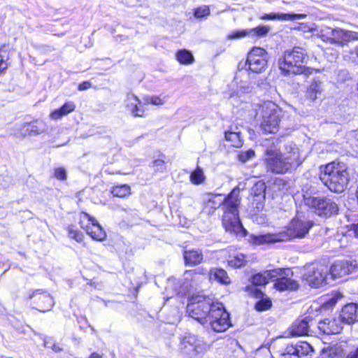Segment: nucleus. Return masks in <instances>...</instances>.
Wrapping results in <instances>:
<instances>
[{"instance_id": "obj_25", "label": "nucleus", "mask_w": 358, "mask_h": 358, "mask_svg": "<svg viewBox=\"0 0 358 358\" xmlns=\"http://www.w3.org/2000/svg\"><path fill=\"white\" fill-rule=\"evenodd\" d=\"M183 257L185 265L194 266L202 262L203 255L201 250H189L183 252Z\"/></svg>"}, {"instance_id": "obj_20", "label": "nucleus", "mask_w": 358, "mask_h": 358, "mask_svg": "<svg viewBox=\"0 0 358 358\" xmlns=\"http://www.w3.org/2000/svg\"><path fill=\"white\" fill-rule=\"evenodd\" d=\"M341 323L352 324L358 321V305L349 303L345 305L341 310L338 317Z\"/></svg>"}, {"instance_id": "obj_40", "label": "nucleus", "mask_w": 358, "mask_h": 358, "mask_svg": "<svg viewBox=\"0 0 358 358\" xmlns=\"http://www.w3.org/2000/svg\"><path fill=\"white\" fill-rule=\"evenodd\" d=\"M69 235L71 238L76 240L77 242H81L83 239V234L77 230L74 225H70L68 227Z\"/></svg>"}, {"instance_id": "obj_43", "label": "nucleus", "mask_w": 358, "mask_h": 358, "mask_svg": "<svg viewBox=\"0 0 358 358\" xmlns=\"http://www.w3.org/2000/svg\"><path fill=\"white\" fill-rule=\"evenodd\" d=\"M139 99L133 94H128L126 99V107L130 110V108L139 104Z\"/></svg>"}, {"instance_id": "obj_14", "label": "nucleus", "mask_w": 358, "mask_h": 358, "mask_svg": "<svg viewBox=\"0 0 358 358\" xmlns=\"http://www.w3.org/2000/svg\"><path fill=\"white\" fill-rule=\"evenodd\" d=\"M29 299L34 300L36 309L41 312L51 310L55 303L50 294L43 289H36L29 295Z\"/></svg>"}, {"instance_id": "obj_29", "label": "nucleus", "mask_w": 358, "mask_h": 358, "mask_svg": "<svg viewBox=\"0 0 358 358\" xmlns=\"http://www.w3.org/2000/svg\"><path fill=\"white\" fill-rule=\"evenodd\" d=\"M225 139L231 143V145L236 148H240L243 145L241 133L237 127H231L229 130L225 131Z\"/></svg>"}, {"instance_id": "obj_33", "label": "nucleus", "mask_w": 358, "mask_h": 358, "mask_svg": "<svg viewBox=\"0 0 358 358\" xmlns=\"http://www.w3.org/2000/svg\"><path fill=\"white\" fill-rule=\"evenodd\" d=\"M287 273H290V270L288 268H275L266 271L268 280L274 281L275 282L283 275H287Z\"/></svg>"}, {"instance_id": "obj_6", "label": "nucleus", "mask_w": 358, "mask_h": 358, "mask_svg": "<svg viewBox=\"0 0 358 358\" xmlns=\"http://www.w3.org/2000/svg\"><path fill=\"white\" fill-rule=\"evenodd\" d=\"M302 191L305 204L314 209L318 215L330 217L338 213V204L332 199L324 196H315V192L309 189L308 185H306Z\"/></svg>"}, {"instance_id": "obj_23", "label": "nucleus", "mask_w": 358, "mask_h": 358, "mask_svg": "<svg viewBox=\"0 0 358 358\" xmlns=\"http://www.w3.org/2000/svg\"><path fill=\"white\" fill-rule=\"evenodd\" d=\"M229 194L224 199H222L221 195L219 194H208L205 199L206 208H209L213 213L215 210L222 206V209L224 211L227 207V199L229 198Z\"/></svg>"}, {"instance_id": "obj_45", "label": "nucleus", "mask_w": 358, "mask_h": 358, "mask_svg": "<svg viewBox=\"0 0 358 358\" xmlns=\"http://www.w3.org/2000/svg\"><path fill=\"white\" fill-rule=\"evenodd\" d=\"M250 35L249 29H243L234 31L228 36L229 39H238Z\"/></svg>"}, {"instance_id": "obj_47", "label": "nucleus", "mask_w": 358, "mask_h": 358, "mask_svg": "<svg viewBox=\"0 0 358 358\" xmlns=\"http://www.w3.org/2000/svg\"><path fill=\"white\" fill-rule=\"evenodd\" d=\"M152 167L155 171L162 172L166 169L165 162L162 159H155L152 162Z\"/></svg>"}, {"instance_id": "obj_15", "label": "nucleus", "mask_w": 358, "mask_h": 358, "mask_svg": "<svg viewBox=\"0 0 358 358\" xmlns=\"http://www.w3.org/2000/svg\"><path fill=\"white\" fill-rule=\"evenodd\" d=\"M356 266V261H336L329 268V275H331L333 278H340L353 272Z\"/></svg>"}, {"instance_id": "obj_22", "label": "nucleus", "mask_w": 358, "mask_h": 358, "mask_svg": "<svg viewBox=\"0 0 358 358\" xmlns=\"http://www.w3.org/2000/svg\"><path fill=\"white\" fill-rule=\"evenodd\" d=\"M323 91V83L320 80H314L307 87L306 97L310 101L322 99Z\"/></svg>"}, {"instance_id": "obj_36", "label": "nucleus", "mask_w": 358, "mask_h": 358, "mask_svg": "<svg viewBox=\"0 0 358 358\" xmlns=\"http://www.w3.org/2000/svg\"><path fill=\"white\" fill-rule=\"evenodd\" d=\"M205 180V176L201 168L199 166L197 168L192 172L190 175V180L195 185H199L203 182Z\"/></svg>"}, {"instance_id": "obj_11", "label": "nucleus", "mask_w": 358, "mask_h": 358, "mask_svg": "<svg viewBox=\"0 0 358 358\" xmlns=\"http://www.w3.org/2000/svg\"><path fill=\"white\" fill-rule=\"evenodd\" d=\"M268 57V53L264 49L255 47L248 53L245 65H248L252 72L261 73L267 65Z\"/></svg>"}, {"instance_id": "obj_16", "label": "nucleus", "mask_w": 358, "mask_h": 358, "mask_svg": "<svg viewBox=\"0 0 358 358\" xmlns=\"http://www.w3.org/2000/svg\"><path fill=\"white\" fill-rule=\"evenodd\" d=\"M266 188L264 182L258 181L251 189L250 195L252 196V205L258 210L262 209L264 206Z\"/></svg>"}, {"instance_id": "obj_54", "label": "nucleus", "mask_w": 358, "mask_h": 358, "mask_svg": "<svg viewBox=\"0 0 358 358\" xmlns=\"http://www.w3.org/2000/svg\"><path fill=\"white\" fill-rule=\"evenodd\" d=\"M89 358H102L101 355L97 353H92Z\"/></svg>"}, {"instance_id": "obj_46", "label": "nucleus", "mask_w": 358, "mask_h": 358, "mask_svg": "<svg viewBox=\"0 0 358 358\" xmlns=\"http://www.w3.org/2000/svg\"><path fill=\"white\" fill-rule=\"evenodd\" d=\"M55 177L60 180H64L66 179V171L64 168L59 167L55 169L54 172Z\"/></svg>"}, {"instance_id": "obj_30", "label": "nucleus", "mask_w": 358, "mask_h": 358, "mask_svg": "<svg viewBox=\"0 0 358 358\" xmlns=\"http://www.w3.org/2000/svg\"><path fill=\"white\" fill-rule=\"evenodd\" d=\"M209 278L212 280H216L222 284L228 285L230 283V278L227 273L222 268H213L209 272Z\"/></svg>"}, {"instance_id": "obj_3", "label": "nucleus", "mask_w": 358, "mask_h": 358, "mask_svg": "<svg viewBox=\"0 0 358 358\" xmlns=\"http://www.w3.org/2000/svg\"><path fill=\"white\" fill-rule=\"evenodd\" d=\"M320 179L330 191L341 193L347 188L350 176L345 164L332 162L322 169Z\"/></svg>"}, {"instance_id": "obj_48", "label": "nucleus", "mask_w": 358, "mask_h": 358, "mask_svg": "<svg viewBox=\"0 0 358 358\" xmlns=\"http://www.w3.org/2000/svg\"><path fill=\"white\" fill-rule=\"evenodd\" d=\"M229 264L234 267H241L244 266V260L243 259H241L239 257H235L234 259H231L229 262Z\"/></svg>"}, {"instance_id": "obj_21", "label": "nucleus", "mask_w": 358, "mask_h": 358, "mask_svg": "<svg viewBox=\"0 0 358 358\" xmlns=\"http://www.w3.org/2000/svg\"><path fill=\"white\" fill-rule=\"evenodd\" d=\"M292 275V272L287 273V275H283L276 282L274 283V287L276 289L282 292L285 290H296L299 288V283L297 281L292 279L289 275Z\"/></svg>"}, {"instance_id": "obj_9", "label": "nucleus", "mask_w": 358, "mask_h": 358, "mask_svg": "<svg viewBox=\"0 0 358 358\" xmlns=\"http://www.w3.org/2000/svg\"><path fill=\"white\" fill-rule=\"evenodd\" d=\"M206 324H208L216 332H223L229 329L231 326L229 313L225 310L222 303L214 301L207 317Z\"/></svg>"}, {"instance_id": "obj_35", "label": "nucleus", "mask_w": 358, "mask_h": 358, "mask_svg": "<svg viewBox=\"0 0 358 358\" xmlns=\"http://www.w3.org/2000/svg\"><path fill=\"white\" fill-rule=\"evenodd\" d=\"M130 187L127 185H121L113 187L111 193L113 196L117 197H125L130 194Z\"/></svg>"}, {"instance_id": "obj_26", "label": "nucleus", "mask_w": 358, "mask_h": 358, "mask_svg": "<svg viewBox=\"0 0 358 358\" xmlns=\"http://www.w3.org/2000/svg\"><path fill=\"white\" fill-rule=\"evenodd\" d=\"M306 17V14H295V13H274L265 14L261 17L262 20H279L283 21H294L304 19Z\"/></svg>"}, {"instance_id": "obj_12", "label": "nucleus", "mask_w": 358, "mask_h": 358, "mask_svg": "<svg viewBox=\"0 0 358 358\" xmlns=\"http://www.w3.org/2000/svg\"><path fill=\"white\" fill-rule=\"evenodd\" d=\"M181 344L184 352L189 357L203 353L208 349V345L206 343L192 334L185 336Z\"/></svg>"}, {"instance_id": "obj_44", "label": "nucleus", "mask_w": 358, "mask_h": 358, "mask_svg": "<svg viewBox=\"0 0 358 358\" xmlns=\"http://www.w3.org/2000/svg\"><path fill=\"white\" fill-rule=\"evenodd\" d=\"M255 156V152L252 150L241 152L238 155V159L242 162H246Z\"/></svg>"}, {"instance_id": "obj_42", "label": "nucleus", "mask_w": 358, "mask_h": 358, "mask_svg": "<svg viewBox=\"0 0 358 358\" xmlns=\"http://www.w3.org/2000/svg\"><path fill=\"white\" fill-rule=\"evenodd\" d=\"M210 15V9L208 6H204L195 9L194 15L196 18H201Z\"/></svg>"}, {"instance_id": "obj_5", "label": "nucleus", "mask_w": 358, "mask_h": 358, "mask_svg": "<svg viewBox=\"0 0 358 358\" xmlns=\"http://www.w3.org/2000/svg\"><path fill=\"white\" fill-rule=\"evenodd\" d=\"M239 189H234L227 199L226 210L222 216V224L226 231L239 234L244 231L243 227L238 216V206L241 199L239 198Z\"/></svg>"}, {"instance_id": "obj_10", "label": "nucleus", "mask_w": 358, "mask_h": 358, "mask_svg": "<svg viewBox=\"0 0 358 358\" xmlns=\"http://www.w3.org/2000/svg\"><path fill=\"white\" fill-rule=\"evenodd\" d=\"M329 275V266L321 263H312L306 266L303 279L312 287H319L327 284Z\"/></svg>"}, {"instance_id": "obj_38", "label": "nucleus", "mask_w": 358, "mask_h": 358, "mask_svg": "<svg viewBox=\"0 0 358 358\" xmlns=\"http://www.w3.org/2000/svg\"><path fill=\"white\" fill-rule=\"evenodd\" d=\"M8 59V49L6 45H3L0 48V72L7 69L6 61Z\"/></svg>"}, {"instance_id": "obj_55", "label": "nucleus", "mask_w": 358, "mask_h": 358, "mask_svg": "<svg viewBox=\"0 0 358 358\" xmlns=\"http://www.w3.org/2000/svg\"><path fill=\"white\" fill-rule=\"evenodd\" d=\"M352 53H355L358 57V47H356L354 50V52H352Z\"/></svg>"}, {"instance_id": "obj_53", "label": "nucleus", "mask_w": 358, "mask_h": 358, "mask_svg": "<svg viewBox=\"0 0 358 358\" xmlns=\"http://www.w3.org/2000/svg\"><path fill=\"white\" fill-rule=\"evenodd\" d=\"M353 230L357 236H358V223L353 225Z\"/></svg>"}, {"instance_id": "obj_18", "label": "nucleus", "mask_w": 358, "mask_h": 358, "mask_svg": "<svg viewBox=\"0 0 358 358\" xmlns=\"http://www.w3.org/2000/svg\"><path fill=\"white\" fill-rule=\"evenodd\" d=\"M358 40V33L345 31L340 28L334 29V36L331 44H337L341 46L347 43Z\"/></svg>"}, {"instance_id": "obj_31", "label": "nucleus", "mask_w": 358, "mask_h": 358, "mask_svg": "<svg viewBox=\"0 0 358 358\" xmlns=\"http://www.w3.org/2000/svg\"><path fill=\"white\" fill-rule=\"evenodd\" d=\"M75 108L76 106L73 101L66 102L59 109L55 110L51 113V117L54 120H58L62 116L66 115L73 111Z\"/></svg>"}, {"instance_id": "obj_4", "label": "nucleus", "mask_w": 358, "mask_h": 358, "mask_svg": "<svg viewBox=\"0 0 358 358\" xmlns=\"http://www.w3.org/2000/svg\"><path fill=\"white\" fill-rule=\"evenodd\" d=\"M307 61L308 56L306 50L300 47H294L285 52L282 58L279 59L278 65L284 75L304 74L306 77L314 71L313 69L306 67Z\"/></svg>"}, {"instance_id": "obj_39", "label": "nucleus", "mask_w": 358, "mask_h": 358, "mask_svg": "<svg viewBox=\"0 0 358 358\" xmlns=\"http://www.w3.org/2000/svg\"><path fill=\"white\" fill-rule=\"evenodd\" d=\"M270 31L268 26H259L253 29H250V35L257 36L258 37L265 36Z\"/></svg>"}, {"instance_id": "obj_27", "label": "nucleus", "mask_w": 358, "mask_h": 358, "mask_svg": "<svg viewBox=\"0 0 358 358\" xmlns=\"http://www.w3.org/2000/svg\"><path fill=\"white\" fill-rule=\"evenodd\" d=\"M24 129L26 132L31 135H38L42 134L48 130L46 123L41 120H36L33 122L25 123Z\"/></svg>"}, {"instance_id": "obj_19", "label": "nucleus", "mask_w": 358, "mask_h": 358, "mask_svg": "<svg viewBox=\"0 0 358 358\" xmlns=\"http://www.w3.org/2000/svg\"><path fill=\"white\" fill-rule=\"evenodd\" d=\"M318 328L324 334H336L341 332L343 326L339 318H325L318 323Z\"/></svg>"}, {"instance_id": "obj_1", "label": "nucleus", "mask_w": 358, "mask_h": 358, "mask_svg": "<svg viewBox=\"0 0 358 358\" xmlns=\"http://www.w3.org/2000/svg\"><path fill=\"white\" fill-rule=\"evenodd\" d=\"M264 151L266 166L273 173H285L303 163L299 150L296 145H290L286 148L288 151L286 156L282 155L280 148L273 141L271 144L270 141H268Z\"/></svg>"}, {"instance_id": "obj_34", "label": "nucleus", "mask_w": 358, "mask_h": 358, "mask_svg": "<svg viewBox=\"0 0 358 358\" xmlns=\"http://www.w3.org/2000/svg\"><path fill=\"white\" fill-rule=\"evenodd\" d=\"M317 34L323 41L331 44L332 38L334 36V29L329 27H322Z\"/></svg>"}, {"instance_id": "obj_32", "label": "nucleus", "mask_w": 358, "mask_h": 358, "mask_svg": "<svg viewBox=\"0 0 358 358\" xmlns=\"http://www.w3.org/2000/svg\"><path fill=\"white\" fill-rule=\"evenodd\" d=\"M177 60L182 64L187 65L193 63L194 57L192 52L187 50H180L176 52Z\"/></svg>"}, {"instance_id": "obj_13", "label": "nucleus", "mask_w": 358, "mask_h": 358, "mask_svg": "<svg viewBox=\"0 0 358 358\" xmlns=\"http://www.w3.org/2000/svg\"><path fill=\"white\" fill-rule=\"evenodd\" d=\"M313 351L312 346L306 342H297L287 345L280 352V358H306Z\"/></svg>"}, {"instance_id": "obj_41", "label": "nucleus", "mask_w": 358, "mask_h": 358, "mask_svg": "<svg viewBox=\"0 0 358 358\" xmlns=\"http://www.w3.org/2000/svg\"><path fill=\"white\" fill-rule=\"evenodd\" d=\"M144 101L146 103H151L155 106L163 105L165 103L164 99L157 96H147L144 98Z\"/></svg>"}, {"instance_id": "obj_51", "label": "nucleus", "mask_w": 358, "mask_h": 358, "mask_svg": "<svg viewBox=\"0 0 358 358\" xmlns=\"http://www.w3.org/2000/svg\"><path fill=\"white\" fill-rule=\"evenodd\" d=\"M90 87H91L90 83L85 81V82H83L82 83H80L78 85V90L80 91L85 90L89 89Z\"/></svg>"}, {"instance_id": "obj_8", "label": "nucleus", "mask_w": 358, "mask_h": 358, "mask_svg": "<svg viewBox=\"0 0 358 358\" xmlns=\"http://www.w3.org/2000/svg\"><path fill=\"white\" fill-rule=\"evenodd\" d=\"M213 303L214 301L209 297L200 295L192 296L187 304V311L191 317L201 324H206Z\"/></svg>"}, {"instance_id": "obj_49", "label": "nucleus", "mask_w": 358, "mask_h": 358, "mask_svg": "<svg viewBox=\"0 0 358 358\" xmlns=\"http://www.w3.org/2000/svg\"><path fill=\"white\" fill-rule=\"evenodd\" d=\"M138 105L136 104V106L130 108V111L134 117H143V111L139 108Z\"/></svg>"}, {"instance_id": "obj_56", "label": "nucleus", "mask_w": 358, "mask_h": 358, "mask_svg": "<svg viewBox=\"0 0 358 358\" xmlns=\"http://www.w3.org/2000/svg\"><path fill=\"white\" fill-rule=\"evenodd\" d=\"M191 273H192V271H186L185 274V275H189V274H191Z\"/></svg>"}, {"instance_id": "obj_57", "label": "nucleus", "mask_w": 358, "mask_h": 358, "mask_svg": "<svg viewBox=\"0 0 358 358\" xmlns=\"http://www.w3.org/2000/svg\"><path fill=\"white\" fill-rule=\"evenodd\" d=\"M357 90H358V83H357Z\"/></svg>"}, {"instance_id": "obj_50", "label": "nucleus", "mask_w": 358, "mask_h": 358, "mask_svg": "<svg viewBox=\"0 0 358 358\" xmlns=\"http://www.w3.org/2000/svg\"><path fill=\"white\" fill-rule=\"evenodd\" d=\"M49 341H46L45 340L44 341V345L45 347H47V348H51L52 350L55 352H62L63 350V348H61L59 345L56 344V343H53L52 346H50L49 345Z\"/></svg>"}, {"instance_id": "obj_28", "label": "nucleus", "mask_w": 358, "mask_h": 358, "mask_svg": "<svg viewBox=\"0 0 358 358\" xmlns=\"http://www.w3.org/2000/svg\"><path fill=\"white\" fill-rule=\"evenodd\" d=\"M309 324L308 317L296 320L291 327L290 335L292 336H299L307 335L308 333Z\"/></svg>"}, {"instance_id": "obj_2", "label": "nucleus", "mask_w": 358, "mask_h": 358, "mask_svg": "<svg viewBox=\"0 0 358 358\" xmlns=\"http://www.w3.org/2000/svg\"><path fill=\"white\" fill-rule=\"evenodd\" d=\"M314 222L306 218L294 217L289 223L287 230L278 234H267L255 236L254 243L261 245L268 243L287 241L294 238H304L313 227Z\"/></svg>"}, {"instance_id": "obj_37", "label": "nucleus", "mask_w": 358, "mask_h": 358, "mask_svg": "<svg viewBox=\"0 0 358 358\" xmlns=\"http://www.w3.org/2000/svg\"><path fill=\"white\" fill-rule=\"evenodd\" d=\"M251 282L252 285L256 286H262L267 284L268 280L267 278L266 271H264L263 273H258L255 274L252 277Z\"/></svg>"}, {"instance_id": "obj_52", "label": "nucleus", "mask_w": 358, "mask_h": 358, "mask_svg": "<svg viewBox=\"0 0 358 358\" xmlns=\"http://www.w3.org/2000/svg\"><path fill=\"white\" fill-rule=\"evenodd\" d=\"M345 358H358V348L350 352Z\"/></svg>"}, {"instance_id": "obj_7", "label": "nucleus", "mask_w": 358, "mask_h": 358, "mask_svg": "<svg viewBox=\"0 0 358 358\" xmlns=\"http://www.w3.org/2000/svg\"><path fill=\"white\" fill-rule=\"evenodd\" d=\"M259 113L262 116L260 127L262 130L268 133H275L280 121V108L273 102L266 101L259 107Z\"/></svg>"}, {"instance_id": "obj_17", "label": "nucleus", "mask_w": 358, "mask_h": 358, "mask_svg": "<svg viewBox=\"0 0 358 358\" xmlns=\"http://www.w3.org/2000/svg\"><path fill=\"white\" fill-rule=\"evenodd\" d=\"M83 215L85 217L87 218L90 222H91L92 226H86L85 227L81 226V227L83 228L86 233L90 235L94 240L98 241H103L106 237V234L99 222L87 213H83Z\"/></svg>"}, {"instance_id": "obj_24", "label": "nucleus", "mask_w": 358, "mask_h": 358, "mask_svg": "<svg viewBox=\"0 0 358 358\" xmlns=\"http://www.w3.org/2000/svg\"><path fill=\"white\" fill-rule=\"evenodd\" d=\"M247 290H250L253 292V294L255 297L257 299H260L256 303H255V308L258 311H264L267 309H268L271 305V301L268 298H264V293L257 287H250L248 286L246 287Z\"/></svg>"}]
</instances>
